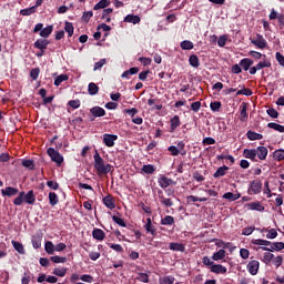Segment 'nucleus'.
Here are the masks:
<instances>
[{"label": "nucleus", "instance_id": "nucleus-1", "mask_svg": "<svg viewBox=\"0 0 284 284\" xmlns=\"http://www.w3.org/2000/svg\"><path fill=\"white\" fill-rule=\"evenodd\" d=\"M94 159V168L99 174H108L112 170V165L105 164L103 162V158L99 154V152H95L93 155Z\"/></svg>", "mask_w": 284, "mask_h": 284}, {"label": "nucleus", "instance_id": "nucleus-2", "mask_svg": "<svg viewBox=\"0 0 284 284\" xmlns=\"http://www.w3.org/2000/svg\"><path fill=\"white\" fill-rule=\"evenodd\" d=\"M251 43L260 50H265V48H267V40H265V38L260 33H257L255 38L251 39Z\"/></svg>", "mask_w": 284, "mask_h": 284}, {"label": "nucleus", "instance_id": "nucleus-3", "mask_svg": "<svg viewBox=\"0 0 284 284\" xmlns=\"http://www.w3.org/2000/svg\"><path fill=\"white\" fill-rule=\"evenodd\" d=\"M47 153L50 156L51 161H53V163H57V165H61V163H63V156L61 155V153H59V151L49 148Z\"/></svg>", "mask_w": 284, "mask_h": 284}, {"label": "nucleus", "instance_id": "nucleus-4", "mask_svg": "<svg viewBox=\"0 0 284 284\" xmlns=\"http://www.w3.org/2000/svg\"><path fill=\"white\" fill-rule=\"evenodd\" d=\"M260 267L261 263L256 260L250 261L248 264L246 265V270L252 276H256L258 274Z\"/></svg>", "mask_w": 284, "mask_h": 284}, {"label": "nucleus", "instance_id": "nucleus-5", "mask_svg": "<svg viewBox=\"0 0 284 284\" xmlns=\"http://www.w3.org/2000/svg\"><path fill=\"white\" fill-rule=\"evenodd\" d=\"M263 183L260 180H253L250 184L248 194H261Z\"/></svg>", "mask_w": 284, "mask_h": 284}, {"label": "nucleus", "instance_id": "nucleus-6", "mask_svg": "<svg viewBox=\"0 0 284 284\" xmlns=\"http://www.w3.org/2000/svg\"><path fill=\"white\" fill-rule=\"evenodd\" d=\"M116 139H119V135L108 133L103 134V143L106 148H114V141H116Z\"/></svg>", "mask_w": 284, "mask_h": 284}, {"label": "nucleus", "instance_id": "nucleus-7", "mask_svg": "<svg viewBox=\"0 0 284 284\" xmlns=\"http://www.w3.org/2000/svg\"><path fill=\"white\" fill-rule=\"evenodd\" d=\"M158 183H159L160 187L165 190V189L170 187L172 185V183H174V181L165 175H161L158 180Z\"/></svg>", "mask_w": 284, "mask_h": 284}, {"label": "nucleus", "instance_id": "nucleus-8", "mask_svg": "<svg viewBox=\"0 0 284 284\" xmlns=\"http://www.w3.org/2000/svg\"><path fill=\"white\" fill-rule=\"evenodd\" d=\"M245 209L253 210L255 212H264L265 211V206H263V204H261V202H251L248 204H245Z\"/></svg>", "mask_w": 284, "mask_h": 284}, {"label": "nucleus", "instance_id": "nucleus-9", "mask_svg": "<svg viewBox=\"0 0 284 284\" xmlns=\"http://www.w3.org/2000/svg\"><path fill=\"white\" fill-rule=\"evenodd\" d=\"M210 272H212V274H227V267L222 264H213Z\"/></svg>", "mask_w": 284, "mask_h": 284}, {"label": "nucleus", "instance_id": "nucleus-10", "mask_svg": "<svg viewBox=\"0 0 284 284\" xmlns=\"http://www.w3.org/2000/svg\"><path fill=\"white\" fill-rule=\"evenodd\" d=\"M260 159V161H265L267 159V148L258 146L255 149V158Z\"/></svg>", "mask_w": 284, "mask_h": 284}, {"label": "nucleus", "instance_id": "nucleus-11", "mask_svg": "<svg viewBox=\"0 0 284 284\" xmlns=\"http://www.w3.org/2000/svg\"><path fill=\"white\" fill-rule=\"evenodd\" d=\"M185 149V143L179 142L178 148L176 146H170L169 152H171L172 156H179V152Z\"/></svg>", "mask_w": 284, "mask_h": 284}, {"label": "nucleus", "instance_id": "nucleus-12", "mask_svg": "<svg viewBox=\"0 0 284 284\" xmlns=\"http://www.w3.org/2000/svg\"><path fill=\"white\" fill-rule=\"evenodd\" d=\"M169 250H171L172 252H185V244L171 242L169 244Z\"/></svg>", "mask_w": 284, "mask_h": 284}, {"label": "nucleus", "instance_id": "nucleus-13", "mask_svg": "<svg viewBox=\"0 0 284 284\" xmlns=\"http://www.w3.org/2000/svg\"><path fill=\"white\" fill-rule=\"evenodd\" d=\"M1 194L2 196H17V194H19V189L8 186L1 190Z\"/></svg>", "mask_w": 284, "mask_h": 284}, {"label": "nucleus", "instance_id": "nucleus-14", "mask_svg": "<svg viewBox=\"0 0 284 284\" xmlns=\"http://www.w3.org/2000/svg\"><path fill=\"white\" fill-rule=\"evenodd\" d=\"M37 201V196L34 195V191H29L27 194L24 193V203L28 205H34Z\"/></svg>", "mask_w": 284, "mask_h": 284}, {"label": "nucleus", "instance_id": "nucleus-15", "mask_svg": "<svg viewBox=\"0 0 284 284\" xmlns=\"http://www.w3.org/2000/svg\"><path fill=\"white\" fill-rule=\"evenodd\" d=\"M244 159H250L251 161H256V149H244Z\"/></svg>", "mask_w": 284, "mask_h": 284}, {"label": "nucleus", "instance_id": "nucleus-16", "mask_svg": "<svg viewBox=\"0 0 284 284\" xmlns=\"http://www.w3.org/2000/svg\"><path fill=\"white\" fill-rule=\"evenodd\" d=\"M103 203L109 210H114V207H116V204L114 203V197H112V195H106L103 199Z\"/></svg>", "mask_w": 284, "mask_h": 284}, {"label": "nucleus", "instance_id": "nucleus-17", "mask_svg": "<svg viewBox=\"0 0 284 284\" xmlns=\"http://www.w3.org/2000/svg\"><path fill=\"white\" fill-rule=\"evenodd\" d=\"M253 64L254 61H252V59L250 58H244L240 61V65L241 68H243V70H245V72H247V70H250V68H252Z\"/></svg>", "mask_w": 284, "mask_h": 284}, {"label": "nucleus", "instance_id": "nucleus-18", "mask_svg": "<svg viewBox=\"0 0 284 284\" xmlns=\"http://www.w3.org/2000/svg\"><path fill=\"white\" fill-rule=\"evenodd\" d=\"M49 44H50V41L39 39V40H37V41L34 42V48H37L38 50L43 51V50H47V49H48V45H49Z\"/></svg>", "mask_w": 284, "mask_h": 284}, {"label": "nucleus", "instance_id": "nucleus-19", "mask_svg": "<svg viewBox=\"0 0 284 284\" xmlns=\"http://www.w3.org/2000/svg\"><path fill=\"white\" fill-rule=\"evenodd\" d=\"M92 236L95 239V241H103V239H105V232H103L101 229H94Z\"/></svg>", "mask_w": 284, "mask_h": 284}, {"label": "nucleus", "instance_id": "nucleus-20", "mask_svg": "<svg viewBox=\"0 0 284 284\" xmlns=\"http://www.w3.org/2000/svg\"><path fill=\"white\" fill-rule=\"evenodd\" d=\"M262 233L266 232V239L273 240L276 239L278 236V232H276V229H262L261 230Z\"/></svg>", "mask_w": 284, "mask_h": 284}, {"label": "nucleus", "instance_id": "nucleus-21", "mask_svg": "<svg viewBox=\"0 0 284 284\" xmlns=\"http://www.w3.org/2000/svg\"><path fill=\"white\" fill-rule=\"evenodd\" d=\"M125 23H133L136 26V23H141V18L139 16L129 14L124 18Z\"/></svg>", "mask_w": 284, "mask_h": 284}, {"label": "nucleus", "instance_id": "nucleus-22", "mask_svg": "<svg viewBox=\"0 0 284 284\" xmlns=\"http://www.w3.org/2000/svg\"><path fill=\"white\" fill-rule=\"evenodd\" d=\"M241 113H240V121L243 123L247 121V104L242 103L240 106Z\"/></svg>", "mask_w": 284, "mask_h": 284}, {"label": "nucleus", "instance_id": "nucleus-23", "mask_svg": "<svg viewBox=\"0 0 284 284\" xmlns=\"http://www.w3.org/2000/svg\"><path fill=\"white\" fill-rule=\"evenodd\" d=\"M246 136L250 141H261L263 139V134L256 133L254 131H248Z\"/></svg>", "mask_w": 284, "mask_h": 284}, {"label": "nucleus", "instance_id": "nucleus-24", "mask_svg": "<svg viewBox=\"0 0 284 284\" xmlns=\"http://www.w3.org/2000/svg\"><path fill=\"white\" fill-rule=\"evenodd\" d=\"M90 112L94 116H105V110L101 106H93Z\"/></svg>", "mask_w": 284, "mask_h": 284}, {"label": "nucleus", "instance_id": "nucleus-25", "mask_svg": "<svg viewBox=\"0 0 284 284\" xmlns=\"http://www.w3.org/2000/svg\"><path fill=\"white\" fill-rule=\"evenodd\" d=\"M179 126H181V118H179V115H174L171 119V132H174Z\"/></svg>", "mask_w": 284, "mask_h": 284}, {"label": "nucleus", "instance_id": "nucleus-26", "mask_svg": "<svg viewBox=\"0 0 284 284\" xmlns=\"http://www.w3.org/2000/svg\"><path fill=\"white\" fill-rule=\"evenodd\" d=\"M52 30H54V27L52 26L45 27L40 31V37H42L43 39H48V37L52 34Z\"/></svg>", "mask_w": 284, "mask_h": 284}, {"label": "nucleus", "instance_id": "nucleus-27", "mask_svg": "<svg viewBox=\"0 0 284 284\" xmlns=\"http://www.w3.org/2000/svg\"><path fill=\"white\" fill-rule=\"evenodd\" d=\"M11 243L16 252L19 254H26V248H23V244H21V242L11 241Z\"/></svg>", "mask_w": 284, "mask_h": 284}, {"label": "nucleus", "instance_id": "nucleus-28", "mask_svg": "<svg viewBox=\"0 0 284 284\" xmlns=\"http://www.w3.org/2000/svg\"><path fill=\"white\" fill-rule=\"evenodd\" d=\"M225 250L221 248L213 254L212 258L213 261H223V258H225Z\"/></svg>", "mask_w": 284, "mask_h": 284}, {"label": "nucleus", "instance_id": "nucleus-29", "mask_svg": "<svg viewBox=\"0 0 284 284\" xmlns=\"http://www.w3.org/2000/svg\"><path fill=\"white\" fill-rule=\"evenodd\" d=\"M88 92L91 94V97H94V94H99V85L97 83L91 82L88 87Z\"/></svg>", "mask_w": 284, "mask_h": 284}, {"label": "nucleus", "instance_id": "nucleus-30", "mask_svg": "<svg viewBox=\"0 0 284 284\" xmlns=\"http://www.w3.org/2000/svg\"><path fill=\"white\" fill-rule=\"evenodd\" d=\"M223 199H226L227 201H239V199H241V193H232V192H227L223 195Z\"/></svg>", "mask_w": 284, "mask_h": 284}, {"label": "nucleus", "instance_id": "nucleus-31", "mask_svg": "<svg viewBox=\"0 0 284 284\" xmlns=\"http://www.w3.org/2000/svg\"><path fill=\"white\" fill-rule=\"evenodd\" d=\"M110 6V0H100L94 7L93 10H103Z\"/></svg>", "mask_w": 284, "mask_h": 284}, {"label": "nucleus", "instance_id": "nucleus-32", "mask_svg": "<svg viewBox=\"0 0 284 284\" xmlns=\"http://www.w3.org/2000/svg\"><path fill=\"white\" fill-rule=\"evenodd\" d=\"M174 281L175 278L172 275H168L159 278L160 284H174Z\"/></svg>", "mask_w": 284, "mask_h": 284}, {"label": "nucleus", "instance_id": "nucleus-33", "mask_svg": "<svg viewBox=\"0 0 284 284\" xmlns=\"http://www.w3.org/2000/svg\"><path fill=\"white\" fill-rule=\"evenodd\" d=\"M142 172H144V174H154L156 172V168L152 164H145L142 166Z\"/></svg>", "mask_w": 284, "mask_h": 284}, {"label": "nucleus", "instance_id": "nucleus-34", "mask_svg": "<svg viewBox=\"0 0 284 284\" xmlns=\"http://www.w3.org/2000/svg\"><path fill=\"white\" fill-rule=\"evenodd\" d=\"M34 12H37V7H30V8H27V9H22L20 11V14L22 17H30V14H34Z\"/></svg>", "mask_w": 284, "mask_h": 284}, {"label": "nucleus", "instance_id": "nucleus-35", "mask_svg": "<svg viewBox=\"0 0 284 284\" xmlns=\"http://www.w3.org/2000/svg\"><path fill=\"white\" fill-rule=\"evenodd\" d=\"M273 159L275 161H284V150L278 149V150L274 151L273 152Z\"/></svg>", "mask_w": 284, "mask_h": 284}, {"label": "nucleus", "instance_id": "nucleus-36", "mask_svg": "<svg viewBox=\"0 0 284 284\" xmlns=\"http://www.w3.org/2000/svg\"><path fill=\"white\" fill-rule=\"evenodd\" d=\"M44 250H45L47 254H54V252H55L54 243H52L50 241L45 242Z\"/></svg>", "mask_w": 284, "mask_h": 284}, {"label": "nucleus", "instance_id": "nucleus-37", "mask_svg": "<svg viewBox=\"0 0 284 284\" xmlns=\"http://www.w3.org/2000/svg\"><path fill=\"white\" fill-rule=\"evenodd\" d=\"M273 260H274V254H272L271 252L264 253L262 257V261L265 263V265H270Z\"/></svg>", "mask_w": 284, "mask_h": 284}, {"label": "nucleus", "instance_id": "nucleus-38", "mask_svg": "<svg viewBox=\"0 0 284 284\" xmlns=\"http://www.w3.org/2000/svg\"><path fill=\"white\" fill-rule=\"evenodd\" d=\"M49 203L50 205L54 206L59 203V195L54 192L49 193Z\"/></svg>", "mask_w": 284, "mask_h": 284}, {"label": "nucleus", "instance_id": "nucleus-39", "mask_svg": "<svg viewBox=\"0 0 284 284\" xmlns=\"http://www.w3.org/2000/svg\"><path fill=\"white\" fill-rule=\"evenodd\" d=\"M186 201H187V203H196L199 201H200V203H203V202L207 201V197H196L194 195H189L186 197Z\"/></svg>", "mask_w": 284, "mask_h": 284}, {"label": "nucleus", "instance_id": "nucleus-40", "mask_svg": "<svg viewBox=\"0 0 284 284\" xmlns=\"http://www.w3.org/2000/svg\"><path fill=\"white\" fill-rule=\"evenodd\" d=\"M146 232L150 234H155L156 230H154V226L152 225V219L148 217L146 219V224L144 225Z\"/></svg>", "mask_w": 284, "mask_h": 284}, {"label": "nucleus", "instance_id": "nucleus-41", "mask_svg": "<svg viewBox=\"0 0 284 284\" xmlns=\"http://www.w3.org/2000/svg\"><path fill=\"white\" fill-rule=\"evenodd\" d=\"M189 62H190V65H192V68H199V65H201V62L199 61V57L194 54L189 58Z\"/></svg>", "mask_w": 284, "mask_h": 284}, {"label": "nucleus", "instance_id": "nucleus-42", "mask_svg": "<svg viewBox=\"0 0 284 284\" xmlns=\"http://www.w3.org/2000/svg\"><path fill=\"white\" fill-rule=\"evenodd\" d=\"M181 48L182 50H193L194 49V43L190 40H184L181 42Z\"/></svg>", "mask_w": 284, "mask_h": 284}, {"label": "nucleus", "instance_id": "nucleus-43", "mask_svg": "<svg viewBox=\"0 0 284 284\" xmlns=\"http://www.w3.org/2000/svg\"><path fill=\"white\" fill-rule=\"evenodd\" d=\"M24 201V192H20L19 195L13 200V204L23 205Z\"/></svg>", "mask_w": 284, "mask_h": 284}, {"label": "nucleus", "instance_id": "nucleus-44", "mask_svg": "<svg viewBox=\"0 0 284 284\" xmlns=\"http://www.w3.org/2000/svg\"><path fill=\"white\" fill-rule=\"evenodd\" d=\"M255 68L257 70H263V68H272V62H270V60H264L262 62H258Z\"/></svg>", "mask_w": 284, "mask_h": 284}, {"label": "nucleus", "instance_id": "nucleus-45", "mask_svg": "<svg viewBox=\"0 0 284 284\" xmlns=\"http://www.w3.org/2000/svg\"><path fill=\"white\" fill-rule=\"evenodd\" d=\"M267 128H271V130H275L276 132H284V126L274 122L268 123Z\"/></svg>", "mask_w": 284, "mask_h": 284}, {"label": "nucleus", "instance_id": "nucleus-46", "mask_svg": "<svg viewBox=\"0 0 284 284\" xmlns=\"http://www.w3.org/2000/svg\"><path fill=\"white\" fill-rule=\"evenodd\" d=\"M229 168L227 166H222V168H219L216 170V172L214 173V178L215 179H219L220 176H225V172H227Z\"/></svg>", "mask_w": 284, "mask_h": 284}, {"label": "nucleus", "instance_id": "nucleus-47", "mask_svg": "<svg viewBox=\"0 0 284 284\" xmlns=\"http://www.w3.org/2000/svg\"><path fill=\"white\" fill-rule=\"evenodd\" d=\"M53 274H54L55 276L63 277V276H65V274H68V268H65V267H58V268H55V270L53 271Z\"/></svg>", "mask_w": 284, "mask_h": 284}, {"label": "nucleus", "instance_id": "nucleus-48", "mask_svg": "<svg viewBox=\"0 0 284 284\" xmlns=\"http://www.w3.org/2000/svg\"><path fill=\"white\" fill-rule=\"evenodd\" d=\"M91 17H94V13L92 11H85V12H83L81 19H82L83 23H90Z\"/></svg>", "mask_w": 284, "mask_h": 284}, {"label": "nucleus", "instance_id": "nucleus-49", "mask_svg": "<svg viewBox=\"0 0 284 284\" xmlns=\"http://www.w3.org/2000/svg\"><path fill=\"white\" fill-rule=\"evenodd\" d=\"M64 30L68 32L69 37H72V34H74V26L72 22H65Z\"/></svg>", "mask_w": 284, "mask_h": 284}, {"label": "nucleus", "instance_id": "nucleus-50", "mask_svg": "<svg viewBox=\"0 0 284 284\" xmlns=\"http://www.w3.org/2000/svg\"><path fill=\"white\" fill-rule=\"evenodd\" d=\"M138 281L141 283H150V275H148V273H139Z\"/></svg>", "mask_w": 284, "mask_h": 284}, {"label": "nucleus", "instance_id": "nucleus-51", "mask_svg": "<svg viewBox=\"0 0 284 284\" xmlns=\"http://www.w3.org/2000/svg\"><path fill=\"white\" fill-rule=\"evenodd\" d=\"M272 263L275 267H281L283 265V256L273 257Z\"/></svg>", "mask_w": 284, "mask_h": 284}, {"label": "nucleus", "instance_id": "nucleus-52", "mask_svg": "<svg viewBox=\"0 0 284 284\" xmlns=\"http://www.w3.org/2000/svg\"><path fill=\"white\" fill-rule=\"evenodd\" d=\"M112 219H113L114 223H116L121 227H128V224L125 223V221H123V219H121L116 215H113Z\"/></svg>", "mask_w": 284, "mask_h": 284}, {"label": "nucleus", "instance_id": "nucleus-53", "mask_svg": "<svg viewBox=\"0 0 284 284\" xmlns=\"http://www.w3.org/2000/svg\"><path fill=\"white\" fill-rule=\"evenodd\" d=\"M174 217L172 215H166L164 219H162V225H173Z\"/></svg>", "mask_w": 284, "mask_h": 284}, {"label": "nucleus", "instance_id": "nucleus-54", "mask_svg": "<svg viewBox=\"0 0 284 284\" xmlns=\"http://www.w3.org/2000/svg\"><path fill=\"white\" fill-rule=\"evenodd\" d=\"M32 245L34 247V250H39V247H41V236H33L32 239Z\"/></svg>", "mask_w": 284, "mask_h": 284}, {"label": "nucleus", "instance_id": "nucleus-55", "mask_svg": "<svg viewBox=\"0 0 284 284\" xmlns=\"http://www.w3.org/2000/svg\"><path fill=\"white\" fill-rule=\"evenodd\" d=\"M252 244L253 245H271L272 242H270L267 240L257 239V240H252Z\"/></svg>", "mask_w": 284, "mask_h": 284}, {"label": "nucleus", "instance_id": "nucleus-56", "mask_svg": "<svg viewBox=\"0 0 284 284\" xmlns=\"http://www.w3.org/2000/svg\"><path fill=\"white\" fill-rule=\"evenodd\" d=\"M202 263L203 265H205L206 267H209V270H212V265H214V262L212 260H210L209 256H204L202 258Z\"/></svg>", "mask_w": 284, "mask_h": 284}, {"label": "nucleus", "instance_id": "nucleus-57", "mask_svg": "<svg viewBox=\"0 0 284 284\" xmlns=\"http://www.w3.org/2000/svg\"><path fill=\"white\" fill-rule=\"evenodd\" d=\"M68 75L67 74H61L54 80V85H59L60 83H63V81H68Z\"/></svg>", "mask_w": 284, "mask_h": 284}, {"label": "nucleus", "instance_id": "nucleus-58", "mask_svg": "<svg viewBox=\"0 0 284 284\" xmlns=\"http://www.w3.org/2000/svg\"><path fill=\"white\" fill-rule=\"evenodd\" d=\"M22 165H23V168H27L28 170H32L34 168V161L23 160Z\"/></svg>", "mask_w": 284, "mask_h": 284}, {"label": "nucleus", "instance_id": "nucleus-59", "mask_svg": "<svg viewBox=\"0 0 284 284\" xmlns=\"http://www.w3.org/2000/svg\"><path fill=\"white\" fill-rule=\"evenodd\" d=\"M52 263H65L68 261L67 257H61L59 255L51 256Z\"/></svg>", "mask_w": 284, "mask_h": 284}, {"label": "nucleus", "instance_id": "nucleus-60", "mask_svg": "<svg viewBox=\"0 0 284 284\" xmlns=\"http://www.w3.org/2000/svg\"><path fill=\"white\" fill-rule=\"evenodd\" d=\"M80 281H83V283H93L94 277H92V275L84 274L80 276Z\"/></svg>", "mask_w": 284, "mask_h": 284}, {"label": "nucleus", "instance_id": "nucleus-61", "mask_svg": "<svg viewBox=\"0 0 284 284\" xmlns=\"http://www.w3.org/2000/svg\"><path fill=\"white\" fill-rule=\"evenodd\" d=\"M210 108L213 112H219V110H221V102L220 101L211 102Z\"/></svg>", "mask_w": 284, "mask_h": 284}, {"label": "nucleus", "instance_id": "nucleus-62", "mask_svg": "<svg viewBox=\"0 0 284 284\" xmlns=\"http://www.w3.org/2000/svg\"><path fill=\"white\" fill-rule=\"evenodd\" d=\"M225 43H227V36H221L217 40V45L220 48H225Z\"/></svg>", "mask_w": 284, "mask_h": 284}, {"label": "nucleus", "instance_id": "nucleus-63", "mask_svg": "<svg viewBox=\"0 0 284 284\" xmlns=\"http://www.w3.org/2000/svg\"><path fill=\"white\" fill-rule=\"evenodd\" d=\"M273 250H275V252H281L284 250V243L283 242H275L273 243Z\"/></svg>", "mask_w": 284, "mask_h": 284}, {"label": "nucleus", "instance_id": "nucleus-64", "mask_svg": "<svg viewBox=\"0 0 284 284\" xmlns=\"http://www.w3.org/2000/svg\"><path fill=\"white\" fill-rule=\"evenodd\" d=\"M275 59L284 68V55L281 52L275 53Z\"/></svg>", "mask_w": 284, "mask_h": 284}]
</instances>
